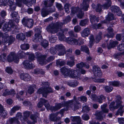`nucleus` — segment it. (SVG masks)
Here are the masks:
<instances>
[{"label": "nucleus", "instance_id": "obj_1", "mask_svg": "<svg viewBox=\"0 0 124 124\" xmlns=\"http://www.w3.org/2000/svg\"><path fill=\"white\" fill-rule=\"evenodd\" d=\"M71 20V18L70 16H67L63 20V23L57 22L55 23L49 25L46 28V30L48 32L51 33H54L57 32L59 29L62 27L64 24H67Z\"/></svg>", "mask_w": 124, "mask_h": 124}, {"label": "nucleus", "instance_id": "obj_2", "mask_svg": "<svg viewBox=\"0 0 124 124\" xmlns=\"http://www.w3.org/2000/svg\"><path fill=\"white\" fill-rule=\"evenodd\" d=\"M121 97L120 96H118L116 97V105L114 106L115 104V102L113 101L109 105V108L110 110L113 111V110L117 109L119 107V109L118 110L116 115H119L121 116L123 115V111L122 110L124 106L122 105V101L121 100Z\"/></svg>", "mask_w": 124, "mask_h": 124}, {"label": "nucleus", "instance_id": "obj_3", "mask_svg": "<svg viewBox=\"0 0 124 124\" xmlns=\"http://www.w3.org/2000/svg\"><path fill=\"white\" fill-rule=\"evenodd\" d=\"M36 55L37 58V60L40 64L42 65L46 64L48 62L52 61L54 59V57L50 56L49 57L47 60L45 59L46 56L45 55H43L39 52L36 53Z\"/></svg>", "mask_w": 124, "mask_h": 124}, {"label": "nucleus", "instance_id": "obj_4", "mask_svg": "<svg viewBox=\"0 0 124 124\" xmlns=\"http://www.w3.org/2000/svg\"><path fill=\"white\" fill-rule=\"evenodd\" d=\"M49 84L47 82H43L42 85L44 87L41 88L39 89L37 92L39 94H42L43 96L46 97L48 93L53 92L51 88L49 86Z\"/></svg>", "mask_w": 124, "mask_h": 124}, {"label": "nucleus", "instance_id": "obj_5", "mask_svg": "<svg viewBox=\"0 0 124 124\" xmlns=\"http://www.w3.org/2000/svg\"><path fill=\"white\" fill-rule=\"evenodd\" d=\"M45 105L47 110H50L52 111H57L62 107L65 106L64 105V102L62 103H56L54 107L50 106L49 103H48L47 105Z\"/></svg>", "mask_w": 124, "mask_h": 124}, {"label": "nucleus", "instance_id": "obj_6", "mask_svg": "<svg viewBox=\"0 0 124 124\" xmlns=\"http://www.w3.org/2000/svg\"><path fill=\"white\" fill-rule=\"evenodd\" d=\"M107 104H104L101 106L102 111L98 112L97 114L96 117L97 118L101 120L103 119V117L104 116V113H107L108 112V109L106 108L107 106Z\"/></svg>", "mask_w": 124, "mask_h": 124}, {"label": "nucleus", "instance_id": "obj_7", "mask_svg": "<svg viewBox=\"0 0 124 124\" xmlns=\"http://www.w3.org/2000/svg\"><path fill=\"white\" fill-rule=\"evenodd\" d=\"M107 104H104L101 106L102 111L98 112L97 114L96 117L97 118L101 120L103 119V117L104 116V113H107L108 112V109L106 108L107 106Z\"/></svg>", "mask_w": 124, "mask_h": 124}, {"label": "nucleus", "instance_id": "obj_8", "mask_svg": "<svg viewBox=\"0 0 124 124\" xmlns=\"http://www.w3.org/2000/svg\"><path fill=\"white\" fill-rule=\"evenodd\" d=\"M73 79H78L79 80L83 79V76H81V74L78 71V70L71 69L69 76Z\"/></svg>", "mask_w": 124, "mask_h": 124}, {"label": "nucleus", "instance_id": "obj_9", "mask_svg": "<svg viewBox=\"0 0 124 124\" xmlns=\"http://www.w3.org/2000/svg\"><path fill=\"white\" fill-rule=\"evenodd\" d=\"M16 4L18 6H21L22 2L25 4L28 7L31 6L33 3H35L36 0H16Z\"/></svg>", "mask_w": 124, "mask_h": 124}, {"label": "nucleus", "instance_id": "obj_10", "mask_svg": "<svg viewBox=\"0 0 124 124\" xmlns=\"http://www.w3.org/2000/svg\"><path fill=\"white\" fill-rule=\"evenodd\" d=\"M19 60V58L17 57L15 54V53L14 52H11L7 58V61L8 62H11L13 61L15 63H18Z\"/></svg>", "mask_w": 124, "mask_h": 124}, {"label": "nucleus", "instance_id": "obj_11", "mask_svg": "<svg viewBox=\"0 0 124 124\" xmlns=\"http://www.w3.org/2000/svg\"><path fill=\"white\" fill-rule=\"evenodd\" d=\"M14 21L12 20H10L8 23V24L4 25L3 30L4 31H7L10 30L11 28H16V26L14 23Z\"/></svg>", "mask_w": 124, "mask_h": 124}, {"label": "nucleus", "instance_id": "obj_12", "mask_svg": "<svg viewBox=\"0 0 124 124\" xmlns=\"http://www.w3.org/2000/svg\"><path fill=\"white\" fill-rule=\"evenodd\" d=\"M67 42L71 45H80L83 43V42L80 43L79 42V39H77L71 37H68L66 39Z\"/></svg>", "mask_w": 124, "mask_h": 124}, {"label": "nucleus", "instance_id": "obj_13", "mask_svg": "<svg viewBox=\"0 0 124 124\" xmlns=\"http://www.w3.org/2000/svg\"><path fill=\"white\" fill-rule=\"evenodd\" d=\"M55 49L57 51L59 52L58 54L59 56L63 55L66 53L64 47L62 44L56 45L55 46Z\"/></svg>", "mask_w": 124, "mask_h": 124}, {"label": "nucleus", "instance_id": "obj_14", "mask_svg": "<svg viewBox=\"0 0 124 124\" xmlns=\"http://www.w3.org/2000/svg\"><path fill=\"white\" fill-rule=\"evenodd\" d=\"M105 98V97L102 95L97 96L95 94H92L91 95V99L93 101H97L100 103H102L103 99Z\"/></svg>", "mask_w": 124, "mask_h": 124}, {"label": "nucleus", "instance_id": "obj_15", "mask_svg": "<svg viewBox=\"0 0 124 124\" xmlns=\"http://www.w3.org/2000/svg\"><path fill=\"white\" fill-rule=\"evenodd\" d=\"M37 31L38 33L35 34L33 38V41L37 42L40 41L42 39V36L40 34L41 31L39 29H38Z\"/></svg>", "mask_w": 124, "mask_h": 124}, {"label": "nucleus", "instance_id": "obj_16", "mask_svg": "<svg viewBox=\"0 0 124 124\" xmlns=\"http://www.w3.org/2000/svg\"><path fill=\"white\" fill-rule=\"evenodd\" d=\"M55 11V9L54 7H53L51 9H43L41 10V15L42 17H45L50 13L54 12Z\"/></svg>", "mask_w": 124, "mask_h": 124}, {"label": "nucleus", "instance_id": "obj_17", "mask_svg": "<svg viewBox=\"0 0 124 124\" xmlns=\"http://www.w3.org/2000/svg\"><path fill=\"white\" fill-rule=\"evenodd\" d=\"M93 71L95 76L100 77L102 75L101 71L100 68L97 65L94 66L93 67Z\"/></svg>", "mask_w": 124, "mask_h": 124}, {"label": "nucleus", "instance_id": "obj_18", "mask_svg": "<svg viewBox=\"0 0 124 124\" xmlns=\"http://www.w3.org/2000/svg\"><path fill=\"white\" fill-rule=\"evenodd\" d=\"M62 74L64 75V77L69 76L71 70L65 67H63L60 69Z\"/></svg>", "mask_w": 124, "mask_h": 124}, {"label": "nucleus", "instance_id": "obj_19", "mask_svg": "<svg viewBox=\"0 0 124 124\" xmlns=\"http://www.w3.org/2000/svg\"><path fill=\"white\" fill-rule=\"evenodd\" d=\"M23 117H22L21 119V121L22 123H23L25 121H27L29 124H31V123H30L28 122V121L27 120V118L29 116L30 114V112L28 111H25L23 113Z\"/></svg>", "mask_w": 124, "mask_h": 124}, {"label": "nucleus", "instance_id": "obj_20", "mask_svg": "<svg viewBox=\"0 0 124 124\" xmlns=\"http://www.w3.org/2000/svg\"><path fill=\"white\" fill-rule=\"evenodd\" d=\"M7 4L9 6L11 10H14L16 9V7L14 4V0H4Z\"/></svg>", "mask_w": 124, "mask_h": 124}, {"label": "nucleus", "instance_id": "obj_21", "mask_svg": "<svg viewBox=\"0 0 124 124\" xmlns=\"http://www.w3.org/2000/svg\"><path fill=\"white\" fill-rule=\"evenodd\" d=\"M48 103H49L47 100H46L44 99L40 98L38 104L37 106L39 108H40L43 106L44 104L46 107L45 105H47Z\"/></svg>", "mask_w": 124, "mask_h": 124}, {"label": "nucleus", "instance_id": "obj_22", "mask_svg": "<svg viewBox=\"0 0 124 124\" xmlns=\"http://www.w3.org/2000/svg\"><path fill=\"white\" fill-rule=\"evenodd\" d=\"M111 9L113 12L116 13L118 16L122 15V12L119 9V8L116 6H113L111 8Z\"/></svg>", "mask_w": 124, "mask_h": 124}, {"label": "nucleus", "instance_id": "obj_23", "mask_svg": "<svg viewBox=\"0 0 124 124\" xmlns=\"http://www.w3.org/2000/svg\"><path fill=\"white\" fill-rule=\"evenodd\" d=\"M90 0H84L83 1L82 4L81 5V8L84 10L86 11L88 10L89 7V2Z\"/></svg>", "mask_w": 124, "mask_h": 124}, {"label": "nucleus", "instance_id": "obj_24", "mask_svg": "<svg viewBox=\"0 0 124 124\" xmlns=\"http://www.w3.org/2000/svg\"><path fill=\"white\" fill-rule=\"evenodd\" d=\"M21 78L25 81L30 80L31 79V77L30 75L27 73H22L20 74Z\"/></svg>", "mask_w": 124, "mask_h": 124}, {"label": "nucleus", "instance_id": "obj_25", "mask_svg": "<svg viewBox=\"0 0 124 124\" xmlns=\"http://www.w3.org/2000/svg\"><path fill=\"white\" fill-rule=\"evenodd\" d=\"M81 34L83 37H87L90 34V30L88 28H85L82 31Z\"/></svg>", "mask_w": 124, "mask_h": 124}, {"label": "nucleus", "instance_id": "obj_26", "mask_svg": "<svg viewBox=\"0 0 124 124\" xmlns=\"http://www.w3.org/2000/svg\"><path fill=\"white\" fill-rule=\"evenodd\" d=\"M23 63V66L26 69H31L33 67L31 62L28 60L24 61Z\"/></svg>", "mask_w": 124, "mask_h": 124}, {"label": "nucleus", "instance_id": "obj_27", "mask_svg": "<svg viewBox=\"0 0 124 124\" xmlns=\"http://www.w3.org/2000/svg\"><path fill=\"white\" fill-rule=\"evenodd\" d=\"M3 39H5V41H3V42L4 43H5L7 42V41H5V39L6 40L8 39V45H9L12 44L13 42L14 41L15 39V38L12 36H9L8 35H6V38H3Z\"/></svg>", "mask_w": 124, "mask_h": 124}, {"label": "nucleus", "instance_id": "obj_28", "mask_svg": "<svg viewBox=\"0 0 124 124\" xmlns=\"http://www.w3.org/2000/svg\"><path fill=\"white\" fill-rule=\"evenodd\" d=\"M74 101L73 100H70L68 101L64 102V105L66 106L68 109L69 108H72L74 105L73 104Z\"/></svg>", "mask_w": 124, "mask_h": 124}, {"label": "nucleus", "instance_id": "obj_29", "mask_svg": "<svg viewBox=\"0 0 124 124\" xmlns=\"http://www.w3.org/2000/svg\"><path fill=\"white\" fill-rule=\"evenodd\" d=\"M11 17L14 19L16 22L18 23L20 19V18L18 16V14L16 12H12L11 15Z\"/></svg>", "mask_w": 124, "mask_h": 124}, {"label": "nucleus", "instance_id": "obj_30", "mask_svg": "<svg viewBox=\"0 0 124 124\" xmlns=\"http://www.w3.org/2000/svg\"><path fill=\"white\" fill-rule=\"evenodd\" d=\"M90 21L92 24L93 25L96 23L98 22L99 20V18L98 17H96L94 15L91 16H90Z\"/></svg>", "mask_w": 124, "mask_h": 124}, {"label": "nucleus", "instance_id": "obj_31", "mask_svg": "<svg viewBox=\"0 0 124 124\" xmlns=\"http://www.w3.org/2000/svg\"><path fill=\"white\" fill-rule=\"evenodd\" d=\"M71 121L73 122H75L79 124H82L80 118L79 116H71L70 117Z\"/></svg>", "mask_w": 124, "mask_h": 124}, {"label": "nucleus", "instance_id": "obj_32", "mask_svg": "<svg viewBox=\"0 0 124 124\" xmlns=\"http://www.w3.org/2000/svg\"><path fill=\"white\" fill-rule=\"evenodd\" d=\"M59 112H57L55 113H53L51 114L50 116V119L51 121H56L57 119L56 116L58 115L59 113Z\"/></svg>", "mask_w": 124, "mask_h": 124}, {"label": "nucleus", "instance_id": "obj_33", "mask_svg": "<svg viewBox=\"0 0 124 124\" xmlns=\"http://www.w3.org/2000/svg\"><path fill=\"white\" fill-rule=\"evenodd\" d=\"M7 123L8 124H20L19 121L16 117L11 118L9 119V120L7 121Z\"/></svg>", "mask_w": 124, "mask_h": 124}, {"label": "nucleus", "instance_id": "obj_34", "mask_svg": "<svg viewBox=\"0 0 124 124\" xmlns=\"http://www.w3.org/2000/svg\"><path fill=\"white\" fill-rule=\"evenodd\" d=\"M38 114L36 112L34 115L32 114L30 116V118L32 121V123L34 124L37 122V118L38 117Z\"/></svg>", "mask_w": 124, "mask_h": 124}, {"label": "nucleus", "instance_id": "obj_35", "mask_svg": "<svg viewBox=\"0 0 124 124\" xmlns=\"http://www.w3.org/2000/svg\"><path fill=\"white\" fill-rule=\"evenodd\" d=\"M0 112L1 113V116L3 117H5L7 115V112L5 111L2 106L0 104Z\"/></svg>", "mask_w": 124, "mask_h": 124}, {"label": "nucleus", "instance_id": "obj_36", "mask_svg": "<svg viewBox=\"0 0 124 124\" xmlns=\"http://www.w3.org/2000/svg\"><path fill=\"white\" fill-rule=\"evenodd\" d=\"M118 44V42L116 41H114L112 40L110 41L109 44L107 45V47L108 49H110L111 48L115 47L116 45Z\"/></svg>", "mask_w": 124, "mask_h": 124}, {"label": "nucleus", "instance_id": "obj_37", "mask_svg": "<svg viewBox=\"0 0 124 124\" xmlns=\"http://www.w3.org/2000/svg\"><path fill=\"white\" fill-rule=\"evenodd\" d=\"M79 83V82L77 81H70L68 83V85L71 87H75L78 86Z\"/></svg>", "mask_w": 124, "mask_h": 124}, {"label": "nucleus", "instance_id": "obj_38", "mask_svg": "<svg viewBox=\"0 0 124 124\" xmlns=\"http://www.w3.org/2000/svg\"><path fill=\"white\" fill-rule=\"evenodd\" d=\"M36 88V86L35 85H32L30 86L28 88V93L30 94H32L34 92V90Z\"/></svg>", "mask_w": 124, "mask_h": 124}, {"label": "nucleus", "instance_id": "obj_39", "mask_svg": "<svg viewBox=\"0 0 124 124\" xmlns=\"http://www.w3.org/2000/svg\"><path fill=\"white\" fill-rule=\"evenodd\" d=\"M54 1V0H50L49 1H45L43 2V3L45 7H49L53 5V3Z\"/></svg>", "mask_w": 124, "mask_h": 124}, {"label": "nucleus", "instance_id": "obj_40", "mask_svg": "<svg viewBox=\"0 0 124 124\" xmlns=\"http://www.w3.org/2000/svg\"><path fill=\"white\" fill-rule=\"evenodd\" d=\"M57 35L58 37V38L60 41L63 40L65 39L64 36L63 32L62 31H61L57 34Z\"/></svg>", "mask_w": 124, "mask_h": 124}, {"label": "nucleus", "instance_id": "obj_41", "mask_svg": "<svg viewBox=\"0 0 124 124\" xmlns=\"http://www.w3.org/2000/svg\"><path fill=\"white\" fill-rule=\"evenodd\" d=\"M108 33L106 35V36L108 37H112L114 36V34L113 33V30L112 28L110 27H109L107 29Z\"/></svg>", "mask_w": 124, "mask_h": 124}, {"label": "nucleus", "instance_id": "obj_42", "mask_svg": "<svg viewBox=\"0 0 124 124\" xmlns=\"http://www.w3.org/2000/svg\"><path fill=\"white\" fill-rule=\"evenodd\" d=\"M80 49L82 51L85 52L88 54H89V50L88 47L85 45L81 46Z\"/></svg>", "mask_w": 124, "mask_h": 124}, {"label": "nucleus", "instance_id": "obj_43", "mask_svg": "<svg viewBox=\"0 0 124 124\" xmlns=\"http://www.w3.org/2000/svg\"><path fill=\"white\" fill-rule=\"evenodd\" d=\"M7 55L6 53L2 54L0 56V62H5L7 61Z\"/></svg>", "mask_w": 124, "mask_h": 124}, {"label": "nucleus", "instance_id": "obj_44", "mask_svg": "<svg viewBox=\"0 0 124 124\" xmlns=\"http://www.w3.org/2000/svg\"><path fill=\"white\" fill-rule=\"evenodd\" d=\"M33 24V20L31 19H29V20L27 23V25L26 26L28 28H31L32 27Z\"/></svg>", "mask_w": 124, "mask_h": 124}, {"label": "nucleus", "instance_id": "obj_45", "mask_svg": "<svg viewBox=\"0 0 124 124\" xmlns=\"http://www.w3.org/2000/svg\"><path fill=\"white\" fill-rule=\"evenodd\" d=\"M16 38L19 40H23L25 39V35L23 33L18 34L16 36Z\"/></svg>", "mask_w": 124, "mask_h": 124}, {"label": "nucleus", "instance_id": "obj_46", "mask_svg": "<svg viewBox=\"0 0 124 124\" xmlns=\"http://www.w3.org/2000/svg\"><path fill=\"white\" fill-rule=\"evenodd\" d=\"M79 9L78 7H73L71 8V15H73L75 13H77Z\"/></svg>", "mask_w": 124, "mask_h": 124}, {"label": "nucleus", "instance_id": "obj_47", "mask_svg": "<svg viewBox=\"0 0 124 124\" xmlns=\"http://www.w3.org/2000/svg\"><path fill=\"white\" fill-rule=\"evenodd\" d=\"M78 101L84 102L87 101V98L85 96H81L78 97Z\"/></svg>", "mask_w": 124, "mask_h": 124}, {"label": "nucleus", "instance_id": "obj_48", "mask_svg": "<svg viewBox=\"0 0 124 124\" xmlns=\"http://www.w3.org/2000/svg\"><path fill=\"white\" fill-rule=\"evenodd\" d=\"M56 64L57 65L61 67L64 65L65 64V62L63 61L58 60L56 61Z\"/></svg>", "mask_w": 124, "mask_h": 124}, {"label": "nucleus", "instance_id": "obj_49", "mask_svg": "<svg viewBox=\"0 0 124 124\" xmlns=\"http://www.w3.org/2000/svg\"><path fill=\"white\" fill-rule=\"evenodd\" d=\"M77 13V16L79 18L81 19L84 16V13L80 9Z\"/></svg>", "mask_w": 124, "mask_h": 124}, {"label": "nucleus", "instance_id": "obj_50", "mask_svg": "<svg viewBox=\"0 0 124 124\" xmlns=\"http://www.w3.org/2000/svg\"><path fill=\"white\" fill-rule=\"evenodd\" d=\"M34 73L36 74H39L40 73L42 74H44V71L42 69H37L34 70Z\"/></svg>", "mask_w": 124, "mask_h": 124}, {"label": "nucleus", "instance_id": "obj_51", "mask_svg": "<svg viewBox=\"0 0 124 124\" xmlns=\"http://www.w3.org/2000/svg\"><path fill=\"white\" fill-rule=\"evenodd\" d=\"M102 33L101 32H100L98 35L96 37V42L98 43L101 39Z\"/></svg>", "mask_w": 124, "mask_h": 124}, {"label": "nucleus", "instance_id": "obj_52", "mask_svg": "<svg viewBox=\"0 0 124 124\" xmlns=\"http://www.w3.org/2000/svg\"><path fill=\"white\" fill-rule=\"evenodd\" d=\"M20 108V106H14L11 109V113H14L16 111L19 110Z\"/></svg>", "mask_w": 124, "mask_h": 124}, {"label": "nucleus", "instance_id": "obj_53", "mask_svg": "<svg viewBox=\"0 0 124 124\" xmlns=\"http://www.w3.org/2000/svg\"><path fill=\"white\" fill-rule=\"evenodd\" d=\"M57 39V38L56 36L54 35H52L51 37L49 38V41L52 43H54Z\"/></svg>", "mask_w": 124, "mask_h": 124}, {"label": "nucleus", "instance_id": "obj_54", "mask_svg": "<svg viewBox=\"0 0 124 124\" xmlns=\"http://www.w3.org/2000/svg\"><path fill=\"white\" fill-rule=\"evenodd\" d=\"M70 4L69 3H66L64 5V9L66 12L68 13L70 12L69 8Z\"/></svg>", "mask_w": 124, "mask_h": 124}, {"label": "nucleus", "instance_id": "obj_55", "mask_svg": "<svg viewBox=\"0 0 124 124\" xmlns=\"http://www.w3.org/2000/svg\"><path fill=\"white\" fill-rule=\"evenodd\" d=\"M21 48L23 50H26L29 48V46L27 44H23L21 45Z\"/></svg>", "mask_w": 124, "mask_h": 124}, {"label": "nucleus", "instance_id": "obj_56", "mask_svg": "<svg viewBox=\"0 0 124 124\" xmlns=\"http://www.w3.org/2000/svg\"><path fill=\"white\" fill-rule=\"evenodd\" d=\"M29 18L27 17H23L22 20V23L24 26H26L27 25V23L29 20Z\"/></svg>", "mask_w": 124, "mask_h": 124}, {"label": "nucleus", "instance_id": "obj_57", "mask_svg": "<svg viewBox=\"0 0 124 124\" xmlns=\"http://www.w3.org/2000/svg\"><path fill=\"white\" fill-rule=\"evenodd\" d=\"M24 91H20L19 93H18L16 95V97L19 101L23 100V99L20 98V96H22L24 93Z\"/></svg>", "mask_w": 124, "mask_h": 124}, {"label": "nucleus", "instance_id": "obj_58", "mask_svg": "<svg viewBox=\"0 0 124 124\" xmlns=\"http://www.w3.org/2000/svg\"><path fill=\"white\" fill-rule=\"evenodd\" d=\"M104 90L108 93L111 92L113 90V88L110 86H106L104 87Z\"/></svg>", "mask_w": 124, "mask_h": 124}, {"label": "nucleus", "instance_id": "obj_59", "mask_svg": "<svg viewBox=\"0 0 124 124\" xmlns=\"http://www.w3.org/2000/svg\"><path fill=\"white\" fill-rule=\"evenodd\" d=\"M26 54L23 53V51H20L18 52V55L20 58H23Z\"/></svg>", "mask_w": 124, "mask_h": 124}, {"label": "nucleus", "instance_id": "obj_60", "mask_svg": "<svg viewBox=\"0 0 124 124\" xmlns=\"http://www.w3.org/2000/svg\"><path fill=\"white\" fill-rule=\"evenodd\" d=\"M114 19L113 15L112 14H108L107 17L106 18L107 20L110 21L113 20Z\"/></svg>", "mask_w": 124, "mask_h": 124}, {"label": "nucleus", "instance_id": "obj_61", "mask_svg": "<svg viewBox=\"0 0 124 124\" xmlns=\"http://www.w3.org/2000/svg\"><path fill=\"white\" fill-rule=\"evenodd\" d=\"M109 84L110 85H113V86H118L119 85V82L118 81H114L111 82H109Z\"/></svg>", "mask_w": 124, "mask_h": 124}, {"label": "nucleus", "instance_id": "obj_62", "mask_svg": "<svg viewBox=\"0 0 124 124\" xmlns=\"http://www.w3.org/2000/svg\"><path fill=\"white\" fill-rule=\"evenodd\" d=\"M89 39L90 40L89 42L90 46L91 47L93 45V42L94 40V38L93 35H91L89 38Z\"/></svg>", "mask_w": 124, "mask_h": 124}, {"label": "nucleus", "instance_id": "obj_63", "mask_svg": "<svg viewBox=\"0 0 124 124\" xmlns=\"http://www.w3.org/2000/svg\"><path fill=\"white\" fill-rule=\"evenodd\" d=\"M6 71L8 73L11 74L13 72V70L10 67H7L5 69Z\"/></svg>", "mask_w": 124, "mask_h": 124}, {"label": "nucleus", "instance_id": "obj_64", "mask_svg": "<svg viewBox=\"0 0 124 124\" xmlns=\"http://www.w3.org/2000/svg\"><path fill=\"white\" fill-rule=\"evenodd\" d=\"M118 50L121 51L124 50V44H119L117 47Z\"/></svg>", "mask_w": 124, "mask_h": 124}]
</instances>
